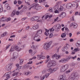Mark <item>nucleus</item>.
I'll return each instance as SVG.
<instances>
[{
  "label": "nucleus",
  "mask_w": 80,
  "mask_h": 80,
  "mask_svg": "<svg viewBox=\"0 0 80 80\" xmlns=\"http://www.w3.org/2000/svg\"><path fill=\"white\" fill-rule=\"evenodd\" d=\"M78 77L77 73H73L70 76L69 80H75L76 77Z\"/></svg>",
  "instance_id": "f257e3e1"
},
{
  "label": "nucleus",
  "mask_w": 80,
  "mask_h": 80,
  "mask_svg": "<svg viewBox=\"0 0 80 80\" xmlns=\"http://www.w3.org/2000/svg\"><path fill=\"white\" fill-rule=\"evenodd\" d=\"M68 67H69V66L68 64H66L62 66L60 70V72H65V71H66V70H67L68 68Z\"/></svg>",
  "instance_id": "f03ea898"
},
{
  "label": "nucleus",
  "mask_w": 80,
  "mask_h": 80,
  "mask_svg": "<svg viewBox=\"0 0 80 80\" xmlns=\"http://www.w3.org/2000/svg\"><path fill=\"white\" fill-rule=\"evenodd\" d=\"M34 40L36 42H40L41 39H40V36L37 33H36L33 37Z\"/></svg>",
  "instance_id": "7ed1b4c3"
},
{
  "label": "nucleus",
  "mask_w": 80,
  "mask_h": 80,
  "mask_svg": "<svg viewBox=\"0 0 80 80\" xmlns=\"http://www.w3.org/2000/svg\"><path fill=\"white\" fill-rule=\"evenodd\" d=\"M52 42L50 41L49 43H46L43 46V48L45 50H49L50 45L52 44Z\"/></svg>",
  "instance_id": "20e7f679"
},
{
  "label": "nucleus",
  "mask_w": 80,
  "mask_h": 80,
  "mask_svg": "<svg viewBox=\"0 0 80 80\" xmlns=\"http://www.w3.org/2000/svg\"><path fill=\"white\" fill-rule=\"evenodd\" d=\"M21 49H22V48H19L17 46H15L14 47H11V48L10 49L9 52H13L15 50L17 51H20Z\"/></svg>",
  "instance_id": "39448f33"
},
{
  "label": "nucleus",
  "mask_w": 80,
  "mask_h": 80,
  "mask_svg": "<svg viewBox=\"0 0 80 80\" xmlns=\"http://www.w3.org/2000/svg\"><path fill=\"white\" fill-rule=\"evenodd\" d=\"M34 5L33 6H32L31 7L29 8L28 9V10H30L32 8L33 9H36V10H38V8L39 7H38V4H33L32 5Z\"/></svg>",
  "instance_id": "423d86ee"
},
{
  "label": "nucleus",
  "mask_w": 80,
  "mask_h": 80,
  "mask_svg": "<svg viewBox=\"0 0 80 80\" xmlns=\"http://www.w3.org/2000/svg\"><path fill=\"white\" fill-rule=\"evenodd\" d=\"M39 18L38 16L33 17L30 18V20L31 22H32V21H37L38 22H41V20H38Z\"/></svg>",
  "instance_id": "0eeeda50"
},
{
  "label": "nucleus",
  "mask_w": 80,
  "mask_h": 80,
  "mask_svg": "<svg viewBox=\"0 0 80 80\" xmlns=\"http://www.w3.org/2000/svg\"><path fill=\"white\" fill-rule=\"evenodd\" d=\"M72 26H73L74 28H77L78 27V25L75 22H73L70 24V27H71Z\"/></svg>",
  "instance_id": "6e6552de"
},
{
  "label": "nucleus",
  "mask_w": 80,
  "mask_h": 80,
  "mask_svg": "<svg viewBox=\"0 0 80 80\" xmlns=\"http://www.w3.org/2000/svg\"><path fill=\"white\" fill-rule=\"evenodd\" d=\"M60 80H68L67 79V77H66V75L65 74H63L61 75L60 77Z\"/></svg>",
  "instance_id": "1a4fd4ad"
},
{
  "label": "nucleus",
  "mask_w": 80,
  "mask_h": 80,
  "mask_svg": "<svg viewBox=\"0 0 80 80\" xmlns=\"http://www.w3.org/2000/svg\"><path fill=\"white\" fill-rule=\"evenodd\" d=\"M6 69L7 71H8L9 70L11 69V67H10V65L8 64L6 65Z\"/></svg>",
  "instance_id": "9d476101"
},
{
  "label": "nucleus",
  "mask_w": 80,
  "mask_h": 80,
  "mask_svg": "<svg viewBox=\"0 0 80 80\" xmlns=\"http://www.w3.org/2000/svg\"><path fill=\"white\" fill-rule=\"evenodd\" d=\"M66 16V14L64 12H62L59 16L61 18H63V17H65Z\"/></svg>",
  "instance_id": "9b49d317"
},
{
  "label": "nucleus",
  "mask_w": 80,
  "mask_h": 80,
  "mask_svg": "<svg viewBox=\"0 0 80 80\" xmlns=\"http://www.w3.org/2000/svg\"><path fill=\"white\" fill-rule=\"evenodd\" d=\"M52 64L51 63V61L48 62L47 65V67H48V68H50V67H52Z\"/></svg>",
  "instance_id": "f8f14e48"
},
{
  "label": "nucleus",
  "mask_w": 80,
  "mask_h": 80,
  "mask_svg": "<svg viewBox=\"0 0 80 80\" xmlns=\"http://www.w3.org/2000/svg\"><path fill=\"white\" fill-rule=\"evenodd\" d=\"M6 77V78H10V76L8 73V72L6 73L4 75V76H3V77Z\"/></svg>",
  "instance_id": "ddd939ff"
},
{
  "label": "nucleus",
  "mask_w": 80,
  "mask_h": 80,
  "mask_svg": "<svg viewBox=\"0 0 80 80\" xmlns=\"http://www.w3.org/2000/svg\"><path fill=\"white\" fill-rule=\"evenodd\" d=\"M33 29H34V30H37V29H38V24H35V25L33 27Z\"/></svg>",
  "instance_id": "4468645a"
},
{
  "label": "nucleus",
  "mask_w": 80,
  "mask_h": 80,
  "mask_svg": "<svg viewBox=\"0 0 80 80\" xmlns=\"http://www.w3.org/2000/svg\"><path fill=\"white\" fill-rule=\"evenodd\" d=\"M5 7L7 8L8 10H10L11 9L10 7L8 5V4H5Z\"/></svg>",
  "instance_id": "2eb2a0df"
},
{
  "label": "nucleus",
  "mask_w": 80,
  "mask_h": 80,
  "mask_svg": "<svg viewBox=\"0 0 80 80\" xmlns=\"http://www.w3.org/2000/svg\"><path fill=\"white\" fill-rule=\"evenodd\" d=\"M59 62H62V63H66V62H67V60L64 58L62 59L61 60L59 61Z\"/></svg>",
  "instance_id": "dca6fc26"
},
{
  "label": "nucleus",
  "mask_w": 80,
  "mask_h": 80,
  "mask_svg": "<svg viewBox=\"0 0 80 80\" xmlns=\"http://www.w3.org/2000/svg\"><path fill=\"white\" fill-rule=\"evenodd\" d=\"M66 8H68V9H70L72 7V4L69 3L67 4L66 5Z\"/></svg>",
  "instance_id": "f3484780"
},
{
  "label": "nucleus",
  "mask_w": 80,
  "mask_h": 80,
  "mask_svg": "<svg viewBox=\"0 0 80 80\" xmlns=\"http://www.w3.org/2000/svg\"><path fill=\"white\" fill-rule=\"evenodd\" d=\"M16 13V10H13L11 14V16L13 17L14 15H15Z\"/></svg>",
  "instance_id": "a211bd4d"
},
{
  "label": "nucleus",
  "mask_w": 80,
  "mask_h": 80,
  "mask_svg": "<svg viewBox=\"0 0 80 80\" xmlns=\"http://www.w3.org/2000/svg\"><path fill=\"white\" fill-rule=\"evenodd\" d=\"M70 59H72V56H67V58L66 60V61H67V62H68L69 60H70Z\"/></svg>",
  "instance_id": "6ab92c4d"
},
{
  "label": "nucleus",
  "mask_w": 80,
  "mask_h": 80,
  "mask_svg": "<svg viewBox=\"0 0 80 80\" xmlns=\"http://www.w3.org/2000/svg\"><path fill=\"white\" fill-rule=\"evenodd\" d=\"M45 30L46 31V32H44V34L45 35H46V36H48V35H49V33H48V32H49V30L47 29H45Z\"/></svg>",
  "instance_id": "aec40b11"
},
{
  "label": "nucleus",
  "mask_w": 80,
  "mask_h": 80,
  "mask_svg": "<svg viewBox=\"0 0 80 80\" xmlns=\"http://www.w3.org/2000/svg\"><path fill=\"white\" fill-rule=\"evenodd\" d=\"M47 71L49 73H53V70L52 68H49L47 69Z\"/></svg>",
  "instance_id": "412c9836"
},
{
  "label": "nucleus",
  "mask_w": 80,
  "mask_h": 80,
  "mask_svg": "<svg viewBox=\"0 0 80 80\" xmlns=\"http://www.w3.org/2000/svg\"><path fill=\"white\" fill-rule=\"evenodd\" d=\"M55 27L59 28V29H60L61 28V25L59 24H58L56 26H54L53 27L55 28Z\"/></svg>",
  "instance_id": "4be33fe9"
},
{
  "label": "nucleus",
  "mask_w": 80,
  "mask_h": 80,
  "mask_svg": "<svg viewBox=\"0 0 80 80\" xmlns=\"http://www.w3.org/2000/svg\"><path fill=\"white\" fill-rule=\"evenodd\" d=\"M76 46L77 47H79L80 46V40H78L76 44Z\"/></svg>",
  "instance_id": "5701e85b"
},
{
  "label": "nucleus",
  "mask_w": 80,
  "mask_h": 80,
  "mask_svg": "<svg viewBox=\"0 0 80 80\" xmlns=\"http://www.w3.org/2000/svg\"><path fill=\"white\" fill-rule=\"evenodd\" d=\"M31 48H33V50H37V49H38V47H37V46H35L34 45H33L32 47Z\"/></svg>",
  "instance_id": "b1692460"
},
{
  "label": "nucleus",
  "mask_w": 80,
  "mask_h": 80,
  "mask_svg": "<svg viewBox=\"0 0 80 80\" xmlns=\"http://www.w3.org/2000/svg\"><path fill=\"white\" fill-rule=\"evenodd\" d=\"M42 30L39 29L37 31L36 33H37V34H38H38H42Z\"/></svg>",
  "instance_id": "393cba45"
},
{
  "label": "nucleus",
  "mask_w": 80,
  "mask_h": 80,
  "mask_svg": "<svg viewBox=\"0 0 80 80\" xmlns=\"http://www.w3.org/2000/svg\"><path fill=\"white\" fill-rule=\"evenodd\" d=\"M51 62L52 63V65H56V61H51Z\"/></svg>",
  "instance_id": "a878e982"
},
{
  "label": "nucleus",
  "mask_w": 80,
  "mask_h": 80,
  "mask_svg": "<svg viewBox=\"0 0 80 80\" xmlns=\"http://www.w3.org/2000/svg\"><path fill=\"white\" fill-rule=\"evenodd\" d=\"M7 33L6 32H4L1 35V37H5V36H6L7 35Z\"/></svg>",
  "instance_id": "bb28decb"
},
{
  "label": "nucleus",
  "mask_w": 80,
  "mask_h": 80,
  "mask_svg": "<svg viewBox=\"0 0 80 80\" xmlns=\"http://www.w3.org/2000/svg\"><path fill=\"white\" fill-rule=\"evenodd\" d=\"M16 58H17V57L16 58L15 57H14L10 59V61L11 62H13V61H15V59Z\"/></svg>",
  "instance_id": "cd10ccee"
},
{
  "label": "nucleus",
  "mask_w": 80,
  "mask_h": 80,
  "mask_svg": "<svg viewBox=\"0 0 80 80\" xmlns=\"http://www.w3.org/2000/svg\"><path fill=\"white\" fill-rule=\"evenodd\" d=\"M65 33H63L61 35V37L62 38H64L66 37V34L65 33H66V32H64Z\"/></svg>",
  "instance_id": "c85d7f7f"
},
{
  "label": "nucleus",
  "mask_w": 80,
  "mask_h": 80,
  "mask_svg": "<svg viewBox=\"0 0 80 80\" xmlns=\"http://www.w3.org/2000/svg\"><path fill=\"white\" fill-rule=\"evenodd\" d=\"M16 66L17 67V68L16 69V70H20V69H21V67H20L19 68V67H18V66H19V64H16Z\"/></svg>",
  "instance_id": "c756f323"
},
{
  "label": "nucleus",
  "mask_w": 80,
  "mask_h": 80,
  "mask_svg": "<svg viewBox=\"0 0 80 80\" xmlns=\"http://www.w3.org/2000/svg\"><path fill=\"white\" fill-rule=\"evenodd\" d=\"M26 10H27V7L25 6L24 8L22 9V11L25 12Z\"/></svg>",
  "instance_id": "7c9ffc66"
},
{
  "label": "nucleus",
  "mask_w": 80,
  "mask_h": 80,
  "mask_svg": "<svg viewBox=\"0 0 80 80\" xmlns=\"http://www.w3.org/2000/svg\"><path fill=\"white\" fill-rule=\"evenodd\" d=\"M55 27V30L56 31V32H59L60 31V29L58 28H56V27Z\"/></svg>",
  "instance_id": "2f4dec72"
},
{
  "label": "nucleus",
  "mask_w": 80,
  "mask_h": 80,
  "mask_svg": "<svg viewBox=\"0 0 80 80\" xmlns=\"http://www.w3.org/2000/svg\"><path fill=\"white\" fill-rule=\"evenodd\" d=\"M61 58V56H60L59 55H57V56L56 57V59H57V60H58V59H59V58Z\"/></svg>",
  "instance_id": "473e14b6"
},
{
  "label": "nucleus",
  "mask_w": 80,
  "mask_h": 80,
  "mask_svg": "<svg viewBox=\"0 0 80 80\" xmlns=\"http://www.w3.org/2000/svg\"><path fill=\"white\" fill-rule=\"evenodd\" d=\"M42 55H38L37 57V59L38 60H40V59L41 58Z\"/></svg>",
  "instance_id": "72a5a7b5"
},
{
  "label": "nucleus",
  "mask_w": 80,
  "mask_h": 80,
  "mask_svg": "<svg viewBox=\"0 0 80 80\" xmlns=\"http://www.w3.org/2000/svg\"><path fill=\"white\" fill-rule=\"evenodd\" d=\"M18 74V72H17L13 73L12 75L13 76V77H14V76H15V75H17Z\"/></svg>",
  "instance_id": "f704fd0d"
},
{
  "label": "nucleus",
  "mask_w": 80,
  "mask_h": 80,
  "mask_svg": "<svg viewBox=\"0 0 80 80\" xmlns=\"http://www.w3.org/2000/svg\"><path fill=\"white\" fill-rule=\"evenodd\" d=\"M63 7L61 6L60 8L59 9V11H62V10H63Z\"/></svg>",
  "instance_id": "c9c22d12"
},
{
  "label": "nucleus",
  "mask_w": 80,
  "mask_h": 80,
  "mask_svg": "<svg viewBox=\"0 0 80 80\" xmlns=\"http://www.w3.org/2000/svg\"><path fill=\"white\" fill-rule=\"evenodd\" d=\"M49 75H50V74L49 73H47L45 75H44V76L46 77V78H48V77Z\"/></svg>",
  "instance_id": "e433bc0d"
},
{
  "label": "nucleus",
  "mask_w": 80,
  "mask_h": 80,
  "mask_svg": "<svg viewBox=\"0 0 80 80\" xmlns=\"http://www.w3.org/2000/svg\"><path fill=\"white\" fill-rule=\"evenodd\" d=\"M75 52H78V51H79L80 50V49L78 48H76L74 49V50Z\"/></svg>",
  "instance_id": "4c0bfd02"
},
{
  "label": "nucleus",
  "mask_w": 80,
  "mask_h": 80,
  "mask_svg": "<svg viewBox=\"0 0 80 80\" xmlns=\"http://www.w3.org/2000/svg\"><path fill=\"white\" fill-rule=\"evenodd\" d=\"M70 20L71 22L74 21V16H72V18L70 19Z\"/></svg>",
  "instance_id": "58836bf2"
},
{
  "label": "nucleus",
  "mask_w": 80,
  "mask_h": 80,
  "mask_svg": "<svg viewBox=\"0 0 80 80\" xmlns=\"http://www.w3.org/2000/svg\"><path fill=\"white\" fill-rule=\"evenodd\" d=\"M46 72H47V70L44 69L42 71V74H44V73H46Z\"/></svg>",
  "instance_id": "ea45409f"
},
{
  "label": "nucleus",
  "mask_w": 80,
  "mask_h": 80,
  "mask_svg": "<svg viewBox=\"0 0 80 80\" xmlns=\"http://www.w3.org/2000/svg\"><path fill=\"white\" fill-rule=\"evenodd\" d=\"M66 47L65 48L67 49H68V48H69V47H70V46H69L68 44H66Z\"/></svg>",
  "instance_id": "a19ab883"
},
{
  "label": "nucleus",
  "mask_w": 80,
  "mask_h": 80,
  "mask_svg": "<svg viewBox=\"0 0 80 80\" xmlns=\"http://www.w3.org/2000/svg\"><path fill=\"white\" fill-rule=\"evenodd\" d=\"M58 8V5H56L54 7V9L55 10H57Z\"/></svg>",
  "instance_id": "79ce46f5"
},
{
  "label": "nucleus",
  "mask_w": 80,
  "mask_h": 80,
  "mask_svg": "<svg viewBox=\"0 0 80 80\" xmlns=\"http://www.w3.org/2000/svg\"><path fill=\"white\" fill-rule=\"evenodd\" d=\"M5 20V18H4V17H3L2 18H0V20L1 22H3Z\"/></svg>",
  "instance_id": "37998d69"
},
{
  "label": "nucleus",
  "mask_w": 80,
  "mask_h": 80,
  "mask_svg": "<svg viewBox=\"0 0 80 80\" xmlns=\"http://www.w3.org/2000/svg\"><path fill=\"white\" fill-rule=\"evenodd\" d=\"M50 62V59H48L45 61V63H47V62Z\"/></svg>",
  "instance_id": "c03bdc74"
},
{
  "label": "nucleus",
  "mask_w": 80,
  "mask_h": 80,
  "mask_svg": "<svg viewBox=\"0 0 80 80\" xmlns=\"http://www.w3.org/2000/svg\"><path fill=\"white\" fill-rule=\"evenodd\" d=\"M57 56V54H54L52 56V58H54L55 57H56Z\"/></svg>",
  "instance_id": "a18cd8bd"
},
{
  "label": "nucleus",
  "mask_w": 80,
  "mask_h": 80,
  "mask_svg": "<svg viewBox=\"0 0 80 80\" xmlns=\"http://www.w3.org/2000/svg\"><path fill=\"white\" fill-rule=\"evenodd\" d=\"M23 5H22L21 7L18 8V10H20V9H22L23 8Z\"/></svg>",
  "instance_id": "49530a36"
},
{
  "label": "nucleus",
  "mask_w": 80,
  "mask_h": 80,
  "mask_svg": "<svg viewBox=\"0 0 80 80\" xmlns=\"http://www.w3.org/2000/svg\"><path fill=\"white\" fill-rule=\"evenodd\" d=\"M56 70H57V68H53L52 69V72L53 73H54L55 71H56Z\"/></svg>",
  "instance_id": "de8ad7c7"
},
{
  "label": "nucleus",
  "mask_w": 80,
  "mask_h": 80,
  "mask_svg": "<svg viewBox=\"0 0 80 80\" xmlns=\"http://www.w3.org/2000/svg\"><path fill=\"white\" fill-rule=\"evenodd\" d=\"M23 62V59H21V60L20 61V65L22 64Z\"/></svg>",
  "instance_id": "09e8293b"
},
{
  "label": "nucleus",
  "mask_w": 80,
  "mask_h": 80,
  "mask_svg": "<svg viewBox=\"0 0 80 80\" xmlns=\"http://www.w3.org/2000/svg\"><path fill=\"white\" fill-rule=\"evenodd\" d=\"M76 65V64H75L74 63L72 62L71 64V67H73V66H75V65Z\"/></svg>",
  "instance_id": "8fccbe9b"
},
{
  "label": "nucleus",
  "mask_w": 80,
  "mask_h": 80,
  "mask_svg": "<svg viewBox=\"0 0 80 80\" xmlns=\"http://www.w3.org/2000/svg\"><path fill=\"white\" fill-rule=\"evenodd\" d=\"M29 74V73L27 72H25L24 73V75H28Z\"/></svg>",
  "instance_id": "3c124183"
},
{
  "label": "nucleus",
  "mask_w": 80,
  "mask_h": 80,
  "mask_svg": "<svg viewBox=\"0 0 80 80\" xmlns=\"http://www.w3.org/2000/svg\"><path fill=\"white\" fill-rule=\"evenodd\" d=\"M45 76H42V77L41 76V80H44V79L45 78Z\"/></svg>",
  "instance_id": "603ef678"
},
{
  "label": "nucleus",
  "mask_w": 80,
  "mask_h": 80,
  "mask_svg": "<svg viewBox=\"0 0 80 80\" xmlns=\"http://www.w3.org/2000/svg\"><path fill=\"white\" fill-rule=\"evenodd\" d=\"M3 11V8L2 7V5H0V12Z\"/></svg>",
  "instance_id": "864d4df0"
},
{
  "label": "nucleus",
  "mask_w": 80,
  "mask_h": 80,
  "mask_svg": "<svg viewBox=\"0 0 80 80\" xmlns=\"http://www.w3.org/2000/svg\"><path fill=\"white\" fill-rule=\"evenodd\" d=\"M52 37H53V33H51L49 35V38H52Z\"/></svg>",
  "instance_id": "5fc2aeb1"
},
{
  "label": "nucleus",
  "mask_w": 80,
  "mask_h": 80,
  "mask_svg": "<svg viewBox=\"0 0 80 80\" xmlns=\"http://www.w3.org/2000/svg\"><path fill=\"white\" fill-rule=\"evenodd\" d=\"M10 20H11V18H8L6 20V21L7 22H8V21H10Z\"/></svg>",
  "instance_id": "6e6d98bb"
},
{
  "label": "nucleus",
  "mask_w": 80,
  "mask_h": 80,
  "mask_svg": "<svg viewBox=\"0 0 80 80\" xmlns=\"http://www.w3.org/2000/svg\"><path fill=\"white\" fill-rule=\"evenodd\" d=\"M20 13V12L18 11H17L16 12V14L17 15H18Z\"/></svg>",
  "instance_id": "4d7b16f0"
},
{
  "label": "nucleus",
  "mask_w": 80,
  "mask_h": 80,
  "mask_svg": "<svg viewBox=\"0 0 80 80\" xmlns=\"http://www.w3.org/2000/svg\"><path fill=\"white\" fill-rule=\"evenodd\" d=\"M18 3L19 5H20L22 3V1H21L19 0L18 1Z\"/></svg>",
  "instance_id": "13d9d810"
},
{
  "label": "nucleus",
  "mask_w": 80,
  "mask_h": 80,
  "mask_svg": "<svg viewBox=\"0 0 80 80\" xmlns=\"http://www.w3.org/2000/svg\"><path fill=\"white\" fill-rule=\"evenodd\" d=\"M30 28V26H28L25 29V30L26 31L28 30Z\"/></svg>",
  "instance_id": "bf43d9fd"
},
{
  "label": "nucleus",
  "mask_w": 80,
  "mask_h": 80,
  "mask_svg": "<svg viewBox=\"0 0 80 80\" xmlns=\"http://www.w3.org/2000/svg\"><path fill=\"white\" fill-rule=\"evenodd\" d=\"M32 63H33V62L32 61H30L28 63V64H32Z\"/></svg>",
  "instance_id": "052dcab7"
},
{
  "label": "nucleus",
  "mask_w": 80,
  "mask_h": 80,
  "mask_svg": "<svg viewBox=\"0 0 80 80\" xmlns=\"http://www.w3.org/2000/svg\"><path fill=\"white\" fill-rule=\"evenodd\" d=\"M27 14L28 17H30V12H28Z\"/></svg>",
  "instance_id": "680f3d73"
},
{
  "label": "nucleus",
  "mask_w": 80,
  "mask_h": 80,
  "mask_svg": "<svg viewBox=\"0 0 80 80\" xmlns=\"http://www.w3.org/2000/svg\"><path fill=\"white\" fill-rule=\"evenodd\" d=\"M54 29H53V27L52 28L50 29V32H52V31H54Z\"/></svg>",
  "instance_id": "e2e57ef3"
},
{
  "label": "nucleus",
  "mask_w": 80,
  "mask_h": 80,
  "mask_svg": "<svg viewBox=\"0 0 80 80\" xmlns=\"http://www.w3.org/2000/svg\"><path fill=\"white\" fill-rule=\"evenodd\" d=\"M11 45V44H9V45H8V46H7L6 47V49H8V48H9V47H10Z\"/></svg>",
  "instance_id": "0e129e2a"
},
{
  "label": "nucleus",
  "mask_w": 80,
  "mask_h": 80,
  "mask_svg": "<svg viewBox=\"0 0 80 80\" xmlns=\"http://www.w3.org/2000/svg\"><path fill=\"white\" fill-rule=\"evenodd\" d=\"M65 30L67 31V32H69V30L68 28H65Z\"/></svg>",
  "instance_id": "69168bd1"
},
{
  "label": "nucleus",
  "mask_w": 80,
  "mask_h": 80,
  "mask_svg": "<svg viewBox=\"0 0 80 80\" xmlns=\"http://www.w3.org/2000/svg\"><path fill=\"white\" fill-rule=\"evenodd\" d=\"M49 11H50V12H52V8H50Z\"/></svg>",
  "instance_id": "338daca9"
},
{
  "label": "nucleus",
  "mask_w": 80,
  "mask_h": 80,
  "mask_svg": "<svg viewBox=\"0 0 80 80\" xmlns=\"http://www.w3.org/2000/svg\"><path fill=\"white\" fill-rule=\"evenodd\" d=\"M17 1L16 0H14V4H15V5L17 4Z\"/></svg>",
  "instance_id": "774afa93"
}]
</instances>
